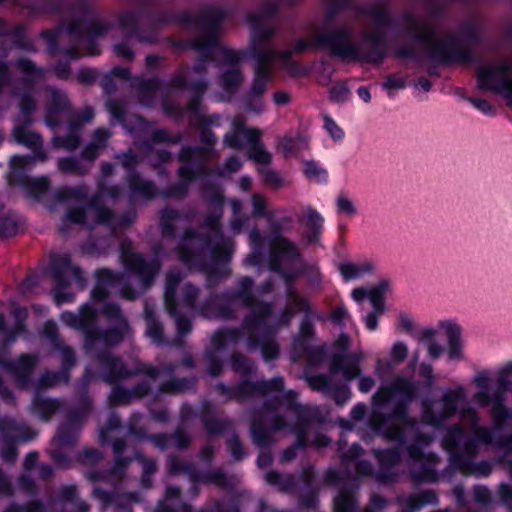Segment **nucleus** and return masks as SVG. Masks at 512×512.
Segmentation results:
<instances>
[{"label": "nucleus", "instance_id": "2f4dec72", "mask_svg": "<svg viewBox=\"0 0 512 512\" xmlns=\"http://www.w3.org/2000/svg\"><path fill=\"white\" fill-rule=\"evenodd\" d=\"M253 282L250 278L245 277L240 282L241 290L234 294L235 299L241 300L247 306L252 307L251 316L252 318H257L262 316L263 314L257 308V305H261L262 303L256 302L254 297L251 294Z\"/></svg>", "mask_w": 512, "mask_h": 512}, {"label": "nucleus", "instance_id": "69168bd1", "mask_svg": "<svg viewBox=\"0 0 512 512\" xmlns=\"http://www.w3.org/2000/svg\"><path fill=\"white\" fill-rule=\"evenodd\" d=\"M137 459L141 462L143 467L142 483L146 488H148L151 485L150 477L156 471V463L154 460L142 455H137Z\"/></svg>", "mask_w": 512, "mask_h": 512}, {"label": "nucleus", "instance_id": "4d7b16f0", "mask_svg": "<svg viewBox=\"0 0 512 512\" xmlns=\"http://www.w3.org/2000/svg\"><path fill=\"white\" fill-rule=\"evenodd\" d=\"M355 501L352 495L346 491L340 494L334 500V512H354Z\"/></svg>", "mask_w": 512, "mask_h": 512}, {"label": "nucleus", "instance_id": "b1692460", "mask_svg": "<svg viewBox=\"0 0 512 512\" xmlns=\"http://www.w3.org/2000/svg\"><path fill=\"white\" fill-rule=\"evenodd\" d=\"M201 142L205 145L204 148L184 147L180 151L179 159L182 162H189L194 159H201L210 153L213 145L216 142V137L209 129H203L201 132Z\"/></svg>", "mask_w": 512, "mask_h": 512}, {"label": "nucleus", "instance_id": "a19ab883", "mask_svg": "<svg viewBox=\"0 0 512 512\" xmlns=\"http://www.w3.org/2000/svg\"><path fill=\"white\" fill-rule=\"evenodd\" d=\"M158 90V84L155 80L139 82L137 86V96L142 104L149 105L154 99Z\"/></svg>", "mask_w": 512, "mask_h": 512}, {"label": "nucleus", "instance_id": "4c0bfd02", "mask_svg": "<svg viewBox=\"0 0 512 512\" xmlns=\"http://www.w3.org/2000/svg\"><path fill=\"white\" fill-rule=\"evenodd\" d=\"M270 72L266 65H260L256 70V75L252 83L251 89L248 92L253 97H260L264 94L269 79Z\"/></svg>", "mask_w": 512, "mask_h": 512}, {"label": "nucleus", "instance_id": "412c9836", "mask_svg": "<svg viewBox=\"0 0 512 512\" xmlns=\"http://www.w3.org/2000/svg\"><path fill=\"white\" fill-rule=\"evenodd\" d=\"M0 433L9 441H29L37 434L26 423L8 417L0 418Z\"/></svg>", "mask_w": 512, "mask_h": 512}, {"label": "nucleus", "instance_id": "5701e85b", "mask_svg": "<svg viewBox=\"0 0 512 512\" xmlns=\"http://www.w3.org/2000/svg\"><path fill=\"white\" fill-rule=\"evenodd\" d=\"M46 93V109L47 116L46 120L49 125H56V121L54 117L63 111H66L70 108V102L67 96L61 92L60 90L54 87H47L45 89Z\"/></svg>", "mask_w": 512, "mask_h": 512}, {"label": "nucleus", "instance_id": "a211bd4d", "mask_svg": "<svg viewBox=\"0 0 512 512\" xmlns=\"http://www.w3.org/2000/svg\"><path fill=\"white\" fill-rule=\"evenodd\" d=\"M207 67L204 61H200L192 69H185L179 71L172 80L174 86L181 87L187 86L194 90L196 93H204L207 89V81L204 75Z\"/></svg>", "mask_w": 512, "mask_h": 512}, {"label": "nucleus", "instance_id": "c9c22d12", "mask_svg": "<svg viewBox=\"0 0 512 512\" xmlns=\"http://www.w3.org/2000/svg\"><path fill=\"white\" fill-rule=\"evenodd\" d=\"M182 215L175 209L166 208L161 213L160 225L164 236H172L176 231L175 223L181 220Z\"/></svg>", "mask_w": 512, "mask_h": 512}, {"label": "nucleus", "instance_id": "e433bc0d", "mask_svg": "<svg viewBox=\"0 0 512 512\" xmlns=\"http://www.w3.org/2000/svg\"><path fill=\"white\" fill-rule=\"evenodd\" d=\"M76 22L82 24L83 35L87 34V36L91 38L104 35L110 29V26L100 19H76Z\"/></svg>", "mask_w": 512, "mask_h": 512}, {"label": "nucleus", "instance_id": "bb28decb", "mask_svg": "<svg viewBox=\"0 0 512 512\" xmlns=\"http://www.w3.org/2000/svg\"><path fill=\"white\" fill-rule=\"evenodd\" d=\"M173 373L174 371L169 375L161 372L160 376L157 379L161 377H169L170 379L160 384V392L169 394L182 393L191 389L195 385L196 381L194 378H175L172 377Z\"/></svg>", "mask_w": 512, "mask_h": 512}, {"label": "nucleus", "instance_id": "423d86ee", "mask_svg": "<svg viewBox=\"0 0 512 512\" xmlns=\"http://www.w3.org/2000/svg\"><path fill=\"white\" fill-rule=\"evenodd\" d=\"M97 360L98 370L101 377L112 384L119 380L132 377L136 374H144L151 380H157L161 372L171 374L175 367L170 363H163L159 366L151 364H141L134 371L129 370L123 360L109 352L100 350L98 353H91Z\"/></svg>", "mask_w": 512, "mask_h": 512}, {"label": "nucleus", "instance_id": "2eb2a0df", "mask_svg": "<svg viewBox=\"0 0 512 512\" xmlns=\"http://www.w3.org/2000/svg\"><path fill=\"white\" fill-rule=\"evenodd\" d=\"M246 123L247 119L244 115L237 114L234 116L231 131L224 138L226 145L235 149H242V138L245 139L248 145L261 139L262 131L258 128H248Z\"/></svg>", "mask_w": 512, "mask_h": 512}, {"label": "nucleus", "instance_id": "7c9ffc66", "mask_svg": "<svg viewBox=\"0 0 512 512\" xmlns=\"http://www.w3.org/2000/svg\"><path fill=\"white\" fill-rule=\"evenodd\" d=\"M70 380V374L67 371H43L35 382V388L40 391L48 388H52L61 383H68Z\"/></svg>", "mask_w": 512, "mask_h": 512}, {"label": "nucleus", "instance_id": "338daca9", "mask_svg": "<svg viewBox=\"0 0 512 512\" xmlns=\"http://www.w3.org/2000/svg\"><path fill=\"white\" fill-rule=\"evenodd\" d=\"M109 399L112 405H126L134 400L131 390L123 387H115L112 390Z\"/></svg>", "mask_w": 512, "mask_h": 512}, {"label": "nucleus", "instance_id": "393cba45", "mask_svg": "<svg viewBox=\"0 0 512 512\" xmlns=\"http://www.w3.org/2000/svg\"><path fill=\"white\" fill-rule=\"evenodd\" d=\"M11 95L18 100V107L24 118L23 121L32 123V114L37 110L38 106L32 89L22 91L18 87H14Z\"/></svg>", "mask_w": 512, "mask_h": 512}, {"label": "nucleus", "instance_id": "20e7f679", "mask_svg": "<svg viewBox=\"0 0 512 512\" xmlns=\"http://www.w3.org/2000/svg\"><path fill=\"white\" fill-rule=\"evenodd\" d=\"M302 413L303 409L300 406L288 405L282 412L269 417V428L264 426L263 413H255L251 420L253 442L260 447L270 446L276 442L273 433L292 424L291 432L296 435V445L299 448L305 447L307 422Z\"/></svg>", "mask_w": 512, "mask_h": 512}, {"label": "nucleus", "instance_id": "37998d69", "mask_svg": "<svg viewBox=\"0 0 512 512\" xmlns=\"http://www.w3.org/2000/svg\"><path fill=\"white\" fill-rule=\"evenodd\" d=\"M321 47L320 42L317 41V30L314 34L309 38L298 39L294 46L289 49L281 50L282 52H292V56L294 55H302L306 53L308 50L313 48Z\"/></svg>", "mask_w": 512, "mask_h": 512}, {"label": "nucleus", "instance_id": "680f3d73", "mask_svg": "<svg viewBox=\"0 0 512 512\" xmlns=\"http://www.w3.org/2000/svg\"><path fill=\"white\" fill-rule=\"evenodd\" d=\"M339 269L345 279H350L357 277L359 274L363 272L371 271L372 265L370 263H365L361 266H357L352 263H342Z\"/></svg>", "mask_w": 512, "mask_h": 512}, {"label": "nucleus", "instance_id": "09e8293b", "mask_svg": "<svg viewBox=\"0 0 512 512\" xmlns=\"http://www.w3.org/2000/svg\"><path fill=\"white\" fill-rule=\"evenodd\" d=\"M249 146L250 149L248 151V156L250 159L254 160L258 164H270L272 158L271 154L264 149L261 139L255 141V143H250Z\"/></svg>", "mask_w": 512, "mask_h": 512}, {"label": "nucleus", "instance_id": "f8f14e48", "mask_svg": "<svg viewBox=\"0 0 512 512\" xmlns=\"http://www.w3.org/2000/svg\"><path fill=\"white\" fill-rule=\"evenodd\" d=\"M225 18V12L219 8L207 11L198 23L202 35L193 40V48L201 51L205 57H212L220 48L217 46V26Z\"/></svg>", "mask_w": 512, "mask_h": 512}, {"label": "nucleus", "instance_id": "79ce46f5", "mask_svg": "<svg viewBox=\"0 0 512 512\" xmlns=\"http://www.w3.org/2000/svg\"><path fill=\"white\" fill-rule=\"evenodd\" d=\"M58 166L63 173L77 176L86 175L90 169L88 166L81 164L74 158H61L58 161Z\"/></svg>", "mask_w": 512, "mask_h": 512}, {"label": "nucleus", "instance_id": "c85d7f7f", "mask_svg": "<svg viewBox=\"0 0 512 512\" xmlns=\"http://www.w3.org/2000/svg\"><path fill=\"white\" fill-rule=\"evenodd\" d=\"M183 279V274L178 269H170L166 275L165 301L169 313L176 310V288Z\"/></svg>", "mask_w": 512, "mask_h": 512}, {"label": "nucleus", "instance_id": "a878e982", "mask_svg": "<svg viewBox=\"0 0 512 512\" xmlns=\"http://www.w3.org/2000/svg\"><path fill=\"white\" fill-rule=\"evenodd\" d=\"M63 407L58 399L36 396L33 401L34 412L44 421L50 420Z\"/></svg>", "mask_w": 512, "mask_h": 512}, {"label": "nucleus", "instance_id": "a18cd8bd", "mask_svg": "<svg viewBox=\"0 0 512 512\" xmlns=\"http://www.w3.org/2000/svg\"><path fill=\"white\" fill-rule=\"evenodd\" d=\"M72 278L81 280V271L79 268L71 266L70 264L65 265L61 270L55 273V280L61 288L68 286Z\"/></svg>", "mask_w": 512, "mask_h": 512}, {"label": "nucleus", "instance_id": "774afa93", "mask_svg": "<svg viewBox=\"0 0 512 512\" xmlns=\"http://www.w3.org/2000/svg\"><path fill=\"white\" fill-rule=\"evenodd\" d=\"M94 116V111L90 107L81 110L74 118L69 121V127L81 129L84 124L90 122Z\"/></svg>", "mask_w": 512, "mask_h": 512}, {"label": "nucleus", "instance_id": "3c124183", "mask_svg": "<svg viewBox=\"0 0 512 512\" xmlns=\"http://www.w3.org/2000/svg\"><path fill=\"white\" fill-rule=\"evenodd\" d=\"M463 439V431L460 427L456 426L451 429L443 439L444 448L457 455V449L461 445Z\"/></svg>", "mask_w": 512, "mask_h": 512}, {"label": "nucleus", "instance_id": "864d4df0", "mask_svg": "<svg viewBox=\"0 0 512 512\" xmlns=\"http://www.w3.org/2000/svg\"><path fill=\"white\" fill-rule=\"evenodd\" d=\"M16 66L20 69L22 73L31 77L32 80H38L45 77L44 70L42 68L37 67L29 59H19L16 63Z\"/></svg>", "mask_w": 512, "mask_h": 512}, {"label": "nucleus", "instance_id": "ea45409f", "mask_svg": "<svg viewBox=\"0 0 512 512\" xmlns=\"http://www.w3.org/2000/svg\"><path fill=\"white\" fill-rule=\"evenodd\" d=\"M231 366L233 370L239 373L242 377H247L255 370L252 361L238 352H234L231 355Z\"/></svg>", "mask_w": 512, "mask_h": 512}, {"label": "nucleus", "instance_id": "bf43d9fd", "mask_svg": "<svg viewBox=\"0 0 512 512\" xmlns=\"http://www.w3.org/2000/svg\"><path fill=\"white\" fill-rule=\"evenodd\" d=\"M387 289L386 283H381L377 287L369 291L368 297L375 308V311L380 314L384 310V293Z\"/></svg>", "mask_w": 512, "mask_h": 512}, {"label": "nucleus", "instance_id": "9d476101", "mask_svg": "<svg viewBox=\"0 0 512 512\" xmlns=\"http://www.w3.org/2000/svg\"><path fill=\"white\" fill-rule=\"evenodd\" d=\"M257 308L263 315L257 318L246 316L243 322V328L248 334L247 347L249 350H256L261 346L265 360H272L278 357L279 347L273 339L262 337L264 320L270 315L271 307L269 304H261Z\"/></svg>", "mask_w": 512, "mask_h": 512}, {"label": "nucleus", "instance_id": "dca6fc26", "mask_svg": "<svg viewBox=\"0 0 512 512\" xmlns=\"http://www.w3.org/2000/svg\"><path fill=\"white\" fill-rule=\"evenodd\" d=\"M363 358L364 353L361 351L345 355L336 353L332 356L330 362V374L334 375L338 371H342L344 378L351 381L360 375V362Z\"/></svg>", "mask_w": 512, "mask_h": 512}, {"label": "nucleus", "instance_id": "c03bdc74", "mask_svg": "<svg viewBox=\"0 0 512 512\" xmlns=\"http://www.w3.org/2000/svg\"><path fill=\"white\" fill-rule=\"evenodd\" d=\"M292 52H282L280 51L277 54V58L275 61H279L282 67L291 75V76H302L305 74V69L299 65L298 63L292 60Z\"/></svg>", "mask_w": 512, "mask_h": 512}, {"label": "nucleus", "instance_id": "052dcab7", "mask_svg": "<svg viewBox=\"0 0 512 512\" xmlns=\"http://www.w3.org/2000/svg\"><path fill=\"white\" fill-rule=\"evenodd\" d=\"M170 314L175 317L177 330H178V337L173 341V344L177 345V346H183V344H184L183 337H184V335H186L187 333L190 332L191 323L187 318H185L182 315H179L177 313V309L175 310V313H170Z\"/></svg>", "mask_w": 512, "mask_h": 512}, {"label": "nucleus", "instance_id": "49530a36", "mask_svg": "<svg viewBox=\"0 0 512 512\" xmlns=\"http://www.w3.org/2000/svg\"><path fill=\"white\" fill-rule=\"evenodd\" d=\"M258 386L259 381H243L233 388V396H230V398H234L238 401H243L247 397L253 396L255 394H260V387Z\"/></svg>", "mask_w": 512, "mask_h": 512}, {"label": "nucleus", "instance_id": "1a4fd4ad", "mask_svg": "<svg viewBox=\"0 0 512 512\" xmlns=\"http://www.w3.org/2000/svg\"><path fill=\"white\" fill-rule=\"evenodd\" d=\"M477 75L482 88L502 94L512 107V57L497 59L481 67Z\"/></svg>", "mask_w": 512, "mask_h": 512}, {"label": "nucleus", "instance_id": "13d9d810", "mask_svg": "<svg viewBox=\"0 0 512 512\" xmlns=\"http://www.w3.org/2000/svg\"><path fill=\"white\" fill-rule=\"evenodd\" d=\"M463 420L464 421H471L474 435H475V437L479 441L486 442V443H489L491 441L490 432L487 429L478 427L476 425V423H475V421H476V413H475V411L468 410V411L464 412Z\"/></svg>", "mask_w": 512, "mask_h": 512}, {"label": "nucleus", "instance_id": "0e129e2a", "mask_svg": "<svg viewBox=\"0 0 512 512\" xmlns=\"http://www.w3.org/2000/svg\"><path fill=\"white\" fill-rule=\"evenodd\" d=\"M437 502V496L433 491H423L409 498V506L411 509H417L425 504H433Z\"/></svg>", "mask_w": 512, "mask_h": 512}, {"label": "nucleus", "instance_id": "58836bf2", "mask_svg": "<svg viewBox=\"0 0 512 512\" xmlns=\"http://www.w3.org/2000/svg\"><path fill=\"white\" fill-rule=\"evenodd\" d=\"M292 307H296L299 311H308V304L301 300L297 294L293 291L288 292V305L286 309L283 312V315L280 319L281 323L283 325H286L289 323L290 319L295 313V310L292 309Z\"/></svg>", "mask_w": 512, "mask_h": 512}, {"label": "nucleus", "instance_id": "f3484780", "mask_svg": "<svg viewBox=\"0 0 512 512\" xmlns=\"http://www.w3.org/2000/svg\"><path fill=\"white\" fill-rule=\"evenodd\" d=\"M31 123H22L16 125L12 130L14 140L25 145L34 152V156L39 161H45L48 158L47 153L43 150V140L40 134L30 129Z\"/></svg>", "mask_w": 512, "mask_h": 512}, {"label": "nucleus", "instance_id": "f03ea898", "mask_svg": "<svg viewBox=\"0 0 512 512\" xmlns=\"http://www.w3.org/2000/svg\"><path fill=\"white\" fill-rule=\"evenodd\" d=\"M121 193L119 186H109L101 182L87 204L77 206L86 200L88 189L85 186L61 187L54 193L49 209L55 211L58 206L66 207V220L88 229H94L99 225L127 227L134 222L136 212L129 211L121 218H117L115 211L107 203L108 199L111 201L119 199Z\"/></svg>", "mask_w": 512, "mask_h": 512}, {"label": "nucleus", "instance_id": "473e14b6", "mask_svg": "<svg viewBox=\"0 0 512 512\" xmlns=\"http://www.w3.org/2000/svg\"><path fill=\"white\" fill-rule=\"evenodd\" d=\"M272 256L276 259L295 258L298 256V250L288 239L277 236L271 244Z\"/></svg>", "mask_w": 512, "mask_h": 512}, {"label": "nucleus", "instance_id": "5fc2aeb1", "mask_svg": "<svg viewBox=\"0 0 512 512\" xmlns=\"http://www.w3.org/2000/svg\"><path fill=\"white\" fill-rule=\"evenodd\" d=\"M169 472L172 475L186 474L193 476L195 473V468L191 463L172 456L169 460Z\"/></svg>", "mask_w": 512, "mask_h": 512}, {"label": "nucleus", "instance_id": "f704fd0d", "mask_svg": "<svg viewBox=\"0 0 512 512\" xmlns=\"http://www.w3.org/2000/svg\"><path fill=\"white\" fill-rule=\"evenodd\" d=\"M80 143L79 129L72 127H69V133L66 136H56L52 139V144L55 148H64L68 151L76 150Z\"/></svg>", "mask_w": 512, "mask_h": 512}, {"label": "nucleus", "instance_id": "4468645a", "mask_svg": "<svg viewBox=\"0 0 512 512\" xmlns=\"http://www.w3.org/2000/svg\"><path fill=\"white\" fill-rule=\"evenodd\" d=\"M214 203L217 207L216 211L207 216L205 220V226L209 229V243L213 245L212 255L215 260L218 261H227L229 260L234 243L230 238H224L220 229V217L222 214V198L219 195H216L214 199Z\"/></svg>", "mask_w": 512, "mask_h": 512}, {"label": "nucleus", "instance_id": "8fccbe9b", "mask_svg": "<svg viewBox=\"0 0 512 512\" xmlns=\"http://www.w3.org/2000/svg\"><path fill=\"white\" fill-rule=\"evenodd\" d=\"M49 189V180L46 177L29 179L26 183V190L29 196L36 199L41 198Z\"/></svg>", "mask_w": 512, "mask_h": 512}, {"label": "nucleus", "instance_id": "f257e3e1", "mask_svg": "<svg viewBox=\"0 0 512 512\" xmlns=\"http://www.w3.org/2000/svg\"><path fill=\"white\" fill-rule=\"evenodd\" d=\"M329 8L321 28L317 29V41L321 48H327L331 54L343 60L374 61L377 58L375 48L381 44L391 26V18L384 3L373 4L363 22L361 42L353 40L352 24L340 17L334 18L333 5H340L344 0H326Z\"/></svg>", "mask_w": 512, "mask_h": 512}, {"label": "nucleus", "instance_id": "c756f323", "mask_svg": "<svg viewBox=\"0 0 512 512\" xmlns=\"http://www.w3.org/2000/svg\"><path fill=\"white\" fill-rule=\"evenodd\" d=\"M242 337L239 328L219 329L212 335L211 343L214 349L221 350L229 345H236Z\"/></svg>", "mask_w": 512, "mask_h": 512}, {"label": "nucleus", "instance_id": "aec40b11", "mask_svg": "<svg viewBox=\"0 0 512 512\" xmlns=\"http://www.w3.org/2000/svg\"><path fill=\"white\" fill-rule=\"evenodd\" d=\"M10 306L11 314L15 319V323L11 329L6 328V317L0 312V333L5 334V343L7 344L14 342L19 335L27 333V308L18 306L15 303H11Z\"/></svg>", "mask_w": 512, "mask_h": 512}, {"label": "nucleus", "instance_id": "39448f33", "mask_svg": "<svg viewBox=\"0 0 512 512\" xmlns=\"http://www.w3.org/2000/svg\"><path fill=\"white\" fill-rule=\"evenodd\" d=\"M277 6L272 1L261 4L256 11L247 14L246 19L250 27L249 52L262 65L274 62L280 52L274 46L276 29L273 26L265 25L264 21L270 18L276 11Z\"/></svg>", "mask_w": 512, "mask_h": 512}, {"label": "nucleus", "instance_id": "0eeeda50", "mask_svg": "<svg viewBox=\"0 0 512 512\" xmlns=\"http://www.w3.org/2000/svg\"><path fill=\"white\" fill-rule=\"evenodd\" d=\"M102 314L108 320L110 326L106 330L98 329L97 332H89L88 348L86 349L89 353H98L100 350H107L116 346L130 333L129 323L119 305L115 303L105 304Z\"/></svg>", "mask_w": 512, "mask_h": 512}, {"label": "nucleus", "instance_id": "6e6552de", "mask_svg": "<svg viewBox=\"0 0 512 512\" xmlns=\"http://www.w3.org/2000/svg\"><path fill=\"white\" fill-rule=\"evenodd\" d=\"M45 41L48 51L52 56L63 54L72 58H78V45L83 38L82 24L71 20L68 24H61L55 29L44 30L40 34Z\"/></svg>", "mask_w": 512, "mask_h": 512}, {"label": "nucleus", "instance_id": "72a5a7b5", "mask_svg": "<svg viewBox=\"0 0 512 512\" xmlns=\"http://www.w3.org/2000/svg\"><path fill=\"white\" fill-rule=\"evenodd\" d=\"M129 187L133 193L150 199L155 194V187L152 182L144 180L138 174L132 172L128 178Z\"/></svg>", "mask_w": 512, "mask_h": 512}, {"label": "nucleus", "instance_id": "4be33fe9", "mask_svg": "<svg viewBox=\"0 0 512 512\" xmlns=\"http://www.w3.org/2000/svg\"><path fill=\"white\" fill-rule=\"evenodd\" d=\"M64 319L67 323L81 329L85 333V348H88V334L89 332H97L95 327L97 322V311L88 305L81 307L78 314H66Z\"/></svg>", "mask_w": 512, "mask_h": 512}, {"label": "nucleus", "instance_id": "603ef678", "mask_svg": "<svg viewBox=\"0 0 512 512\" xmlns=\"http://www.w3.org/2000/svg\"><path fill=\"white\" fill-rule=\"evenodd\" d=\"M54 350L59 352L61 357V371L69 372V369L75 365L76 357L73 349L63 343H58Z\"/></svg>", "mask_w": 512, "mask_h": 512}, {"label": "nucleus", "instance_id": "7ed1b4c3", "mask_svg": "<svg viewBox=\"0 0 512 512\" xmlns=\"http://www.w3.org/2000/svg\"><path fill=\"white\" fill-rule=\"evenodd\" d=\"M401 28L407 36L417 39L424 45L436 61L466 63L472 57L471 50L466 44L468 35L465 32L459 35L436 32L426 20L411 12L403 14Z\"/></svg>", "mask_w": 512, "mask_h": 512}, {"label": "nucleus", "instance_id": "e2e57ef3", "mask_svg": "<svg viewBox=\"0 0 512 512\" xmlns=\"http://www.w3.org/2000/svg\"><path fill=\"white\" fill-rule=\"evenodd\" d=\"M19 231L18 222L10 217H0V238H9L15 236Z\"/></svg>", "mask_w": 512, "mask_h": 512}, {"label": "nucleus", "instance_id": "9b49d317", "mask_svg": "<svg viewBox=\"0 0 512 512\" xmlns=\"http://www.w3.org/2000/svg\"><path fill=\"white\" fill-rule=\"evenodd\" d=\"M121 260L124 266L135 273L141 280L142 289L146 290L160 270L158 260L147 261L133 249L132 242L123 241L120 246Z\"/></svg>", "mask_w": 512, "mask_h": 512}, {"label": "nucleus", "instance_id": "cd10ccee", "mask_svg": "<svg viewBox=\"0 0 512 512\" xmlns=\"http://www.w3.org/2000/svg\"><path fill=\"white\" fill-rule=\"evenodd\" d=\"M110 136L111 133L104 128H98L95 130L91 142L82 151V157L93 161L97 157L99 151L106 147Z\"/></svg>", "mask_w": 512, "mask_h": 512}, {"label": "nucleus", "instance_id": "de8ad7c7", "mask_svg": "<svg viewBox=\"0 0 512 512\" xmlns=\"http://www.w3.org/2000/svg\"><path fill=\"white\" fill-rule=\"evenodd\" d=\"M200 296V288L192 283H186L181 288L180 303L187 308L196 307V303Z\"/></svg>", "mask_w": 512, "mask_h": 512}, {"label": "nucleus", "instance_id": "ddd939ff", "mask_svg": "<svg viewBox=\"0 0 512 512\" xmlns=\"http://www.w3.org/2000/svg\"><path fill=\"white\" fill-rule=\"evenodd\" d=\"M40 363L38 353H22L16 360H7L0 355V366L12 377L15 385L22 390L32 384L34 373Z\"/></svg>", "mask_w": 512, "mask_h": 512}, {"label": "nucleus", "instance_id": "6ab92c4d", "mask_svg": "<svg viewBox=\"0 0 512 512\" xmlns=\"http://www.w3.org/2000/svg\"><path fill=\"white\" fill-rule=\"evenodd\" d=\"M97 277L104 286L117 287L120 296L124 299L133 301L138 296L125 273H116L104 268L97 271Z\"/></svg>", "mask_w": 512, "mask_h": 512}, {"label": "nucleus", "instance_id": "6e6d98bb", "mask_svg": "<svg viewBox=\"0 0 512 512\" xmlns=\"http://www.w3.org/2000/svg\"><path fill=\"white\" fill-rule=\"evenodd\" d=\"M223 86L226 90L236 89L243 81L240 70L233 66L229 68L222 76Z\"/></svg>", "mask_w": 512, "mask_h": 512}]
</instances>
